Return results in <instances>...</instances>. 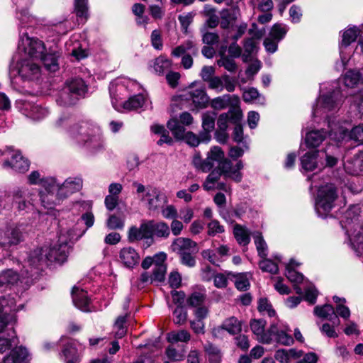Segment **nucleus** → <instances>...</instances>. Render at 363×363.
Wrapping results in <instances>:
<instances>
[{"mask_svg":"<svg viewBox=\"0 0 363 363\" xmlns=\"http://www.w3.org/2000/svg\"><path fill=\"white\" fill-rule=\"evenodd\" d=\"M328 87V84H322L320 87V95L316 100L315 106L313 108L314 117H325L329 128L328 135L337 142L348 141L350 140L363 143V124L355 126L350 132L346 127L336 120L334 114L337 112L342 103V94L338 87V83L333 82Z\"/></svg>","mask_w":363,"mask_h":363,"instance_id":"nucleus-1","label":"nucleus"},{"mask_svg":"<svg viewBox=\"0 0 363 363\" xmlns=\"http://www.w3.org/2000/svg\"><path fill=\"white\" fill-rule=\"evenodd\" d=\"M225 155L222 149L218 146H213L207 153V157L203 160L200 152H196L193 156L192 164L194 167L203 172H209L215 165L223 172L225 178H230L236 182L242 180V174L240 170L243 168L242 161H238L234 166L233 163L225 159Z\"/></svg>","mask_w":363,"mask_h":363,"instance_id":"nucleus-2","label":"nucleus"},{"mask_svg":"<svg viewBox=\"0 0 363 363\" xmlns=\"http://www.w3.org/2000/svg\"><path fill=\"white\" fill-rule=\"evenodd\" d=\"M68 135L77 145L86 147L92 154L104 148L101 129L91 121H77L69 128Z\"/></svg>","mask_w":363,"mask_h":363,"instance_id":"nucleus-3","label":"nucleus"},{"mask_svg":"<svg viewBox=\"0 0 363 363\" xmlns=\"http://www.w3.org/2000/svg\"><path fill=\"white\" fill-rule=\"evenodd\" d=\"M67 234L60 233L57 244L50 247L35 250L28 259L30 264L36 268L42 264H48V262L62 264L65 262L69 252V242L73 238L69 231H67Z\"/></svg>","mask_w":363,"mask_h":363,"instance_id":"nucleus-4","label":"nucleus"},{"mask_svg":"<svg viewBox=\"0 0 363 363\" xmlns=\"http://www.w3.org/2000/svg\"><path fill=\"white\" fill-rule=\"evenodd\" d=\"M22 305L16 307L13 298L3 297L0 298V352H4L11 346L18 344V340L13 328L6 333L5 327L10 323L16 321L14 312L18 311Z\"/></svg>","mask_w":363,"mask_h":363,"instance_id":"nucleus-5","label":"nucleus"},{"mask_svg":"<svg viewBox=\"0 0 363 363\" xmlns=\"http://www.w3.org/2000/svg\"><path fill=\"white\" fill-rule=\"evenodd\" d=\"M11 83L17 84V79L23 82H35L41 75V68L36 60L20 57L16 62L13 63L10 69Z\"/></svg>","mask_w":363,"mask_h":363,"instance_id":"nucleus-6","label":"nucleus"},{"mask_svg":"<svg viewBox=\"0 0 363 363\" xmlns=\"http://www.w3.org/2000/svg\"><path fill=\"white\" fill-rule=\"evenodd\" d=\"M87 91L88 86L82 78H72L66 82L56 101L61 106H72L84 97Z\"/></svg>","mask_w":363,"mask_h":363,"instance_id":"nucleus-7","label":"nucleus"},{"mask_svg":"<svg viewBox=\"0 0 363 363\" xmlns=\"http://www.w3.org/2000/svg\"><path fill=\"white\" fill-rule=\"evenodd\" d=\"M133 186L136 188L138 199L142 202L147 203V208L150 211H159L168 203L166 194L157 187L152 186H145L137 182H133Z\"/></svg>","mask_w":363,"mask_h":363,"instance_id":"nucleus-8","label":"nucleus"},{"mask_svg":"<svg viewBox=\"0 0 363 363\" xmlns=\"http://www.w3.org/2000/svg\"><path fill=\"white\" fill-rule=\"evenodd\" d=\"M18 51L20 57L37 60L43 56L46 48L42 40L37 38H30L27 33L20 31Z\"/></svg>","mask_w":363,"mask_h":363,"instance_id":"nucleus-9","label":"nucleus"},{"mask_svg":"<svg viewBox=\"0 0 363 363\" xmlns=\"http://www.w3.org/2000/svg\"><path fill=\"white\" fill-rule=\"evenodd\" d=\"M337 199L336 187L333 184H327L318 190L315 202V209L319 216H325L335 206Z\"/></svg>","mask_w":363,"mask_h":363,"instance_id":"nucleus-10","label":"nucleus"},{"mask_svg":"<svg viewBox=\"0 0 363 363\" xmlns=\"http://www.w3.org/2000/svg\"><path fill=\"white\" fill-rule=\"evenodd\" d=\"M43 190L39 192V196L42 205L48 209L54 208L55 206L60 204L64 200L60 194L58 182L52 177L46 178L43 181Z\"/></svg>","mask_w":363,"mask_h":363,"instance_id":"nucleus-11","label":"nucleus"},{"mask_svg":"<svg viewBox=\"0 0 363 363\" xmlns=\"http://www.w3.org/2000/svg\"><path fill=\"white\" fill-rule=\"evenodd\" d=\"M11 157V160L6 159L2 163L4 169H12L16 172L24 173L28 170L29 162L25 159L18 150H14L8 147L5 150H0V157Z\"/></svg>","mask_w":363,"mask_h":363,"instance_id":"nucleus-12","label":"nucleus"},{"mask_svg":"<svg viewBox=\"0 0 363 363\" xmlns=\"http://www.w3.org/2000/svg\"><path fill=\"white\" fill-rule=\"evenodd\" d=\"M24 229L21 225L0 228V247L8 250L23 242Z\"/></svg>","mask_w":363,"mask_h":363,"instance_id":"nucleus-13","label":"nucleus"},{"mask_svg":"<svg viewBox=\"0 0 363 363\" xmlns=\"http://www.w3.org/2000/svg\"><path fill=\"white\" fill-rule=\"evenodd\" d=\"M13 203L18 211H28L34 206L37 199V191L26 187H18L12 193Z\"/></svg>","mask_w":363,"mask_h":363,"instance_id":"nucleus-14","label":"nucleus"},{"mask_svg":"<svg viewBox=\"0 0 363 363\" xmlns=\"http://www.w3.org/2000/svg\"><path fill=\"white\" fill-rule=\"evenodd\" d=\"M199 52V48L191 40L184 41L180 45L174 48L172 51V55L175 57L182 56L181 64L184 69H190L193 65V56H196Z\"/></svg>","mask_w":363,"mask_h":363,"instance_id":"nucleus-15","label":"nucleus"},{"mask_svg":"<svg viewBox=\"0 0 363 363\" xmlns=\"http://www.w3.org/2000/svg\"><path fill=\"white\" fill-rule=\"evenodd\" d=\"M128 83H132L130 79L126 77H121L116 79L111 82L109 86V93L113 106L116 105L118 101L123 99L128 94L125 86Z\"/></svg>","mask_w":363,"mask_h":363,"instance_id":"nucleus-16","label":"nucleus"},{"mask_svg":"<svg viewBox=\"0 0 363 363\" xmlns=\"http://www.w3.org/2000/svg\"><path fill=\"white\" fill-rule=\"evenodd\" d=\"M209 104L211 107L216 111L225 109L228 107L240 109L239 107L240 99L236 95L223 94L213 99Z\"/></svg>","mask_w":363,"mask_h":363,"instance_id":"nucleus-17","label":"nucleus"},{"mask_svg":"<svg viewBox=\"0 0 363 363\" xmlns=\"http://www.w3.org/2000/svg\"><path fill=\"white\" fill-rule=\"evenodd\" d=\"M83 180L80 177H69L62 184L58 183L60 194L63 199L80 191L82 188Z\"/></svg>","mask_w":363,"mask_h":363,"instance_id":"nucleus-18","label":"nucleus"},{"mask_svg":"<svg viewBox=\"0 0 363 363\" xmlns=\"http://www.w3.org/2000/svg\"><path fill=\"white\" fill-rule=\"evenodd\" d=\"M360 35V30L356 27H348L342 33V42L340 45V55L342 66L345 67L348 61L347 57L345 55L344 49L348 47L352 42L355 41Z\"/></svg>","mask_w":363,"mask_h":363,"instance_id":"nucleus-19","label":"nucleus"},{"mask_svg":"<svg viewBox=\"0 0 363 363\" xmlns=\"http://www.w3.org/2000/svg\"><path fill=\"white\" fill-rule=\"evenodd\" d=\"M291 332L290 328L279 327L277 324H272L269 328V333L273 340L284 345H291L294 343V338L288 333Z\"/></svg>","mask_w":363,"mask_h":363,"instance_id":"nucleus-20","label":"nucleus"},{"mask_svg":"<svg viewBox=\"0 0 363 363\" xmlns=\"http://www.w3.org/2000/svg\"><path fill=\"white\" fill-rule=\"evenodd\" d=\"M216 113L214 111H205L202 113V128L200 135L203 143H208L211 139V132L215 128Z\"/></svg>","mask_w":363,"mask_h":363,"instance_id":"nucleus-21","label":"nucleus"},{"mask_svg":"<svg viewBox=\"0 0 363 363\" xmlns=\"http://www.w3.org/2000/svg\"><path fill=\"white\" fill-rule=\"evenodd\" d=\"M266 321L263 319H252L250 323V326L257 340L264 344H269L273 341L271 337L269 330L265 332Z\"/></svg>","mask_w":363,"mask_h":363,"instance_id":"nucleus-22","label":"nucleus"},{"mask_svg":"<svg viewBox=\"0 0 363 363\" xmlns=\"http://www.w3.org/2000/svg\"><path fill=\"white\" fill-rule=\"evenodd\" d=\"M242 113L241 109L229 108L226 113L220 114L217 120V125L218 129L227 130L228 128V122L237 123L241 121Z\"/></svg>","mask_w":363,"mask_h":363,"instance_id":"nucleus-23","label":"nucleus"},{"mask_svg":"<svg viewBox=\"0 0 363 363\" xmlns=\"http://www.w3.org/2000/svg\"><path fill=\"white\" fill-rule=\"evenodd\" d=\"M172 250L173 252L177 254L182 255L183 252H198L199 247L196 242L191 240L189 238H176L172 245Z\"/></svg>","mask_w":363,"mask_h":363,"instance_id":"nucleus-24","label":"nucleus"},{"mask_svg":"<svg viewBox=\"0 0 363 363\" xmlns=\"http://www.w3.org/2000/svg\"><path fill=\"white\" fill-rule=\"evenodd\" d=\"M345 170L350 174L359 175L363 173V154L354 155L344 162Z\"/></svg>","mask_w":363,"mask_h":363,"instance_id":"nucleus-25","label":"nucleus"},{"mask_svg":"<svg viewBox=\"0 0 363 363\" xmlns=\"http://www.w3.org/2000/svg\"><path fill=\"white\" fill-rule=\"evenodd\" d=\"M28 352L25 347H16L4 357L3 363H27Z\"/></svg>","mask_w":363,"mask_h":363,"instance_id":"nucleus-26","label":"nucleus"},{"mask_svg":"<svg viewBox=\"0 0 363 363\" xmlns=\"http://www.w3.org/2000/svg\"><path fill=\"white\" fill-rule=\"evenodd\" d=\"M119 257L121 262L127 267L132 268L138 264L140 256L136 250L131 247H123L121 250Z\"/></svg>","mask_w":363,"mask_h":363,"instance_id":"nucleus-27","label":"nucleus"},{"mask_svg":"<svg viewBox=\"0 0 363 363\" xmlns=\"http://www.w3.org/2000/svg\"><path fill=\"white\" fill-rule=\"evenodd\" d=\"M167 258L166 254L160 253L156 255V264L153 268L152 279L154 282H162L164 280L167 272V267L164 261Z\"/></svg>","mask_w":363,"mask_h":363,"instance_id":"nucleus-28","label":"nucleus"},{"mask_svg":"<svg viewBox=\"0 0 363 363\" xmlns=\"http://www.w3.org/2000/svg\"><path fill=\"white\" fill-rule=\"evenodd\" d=\"M314 313L319 318L331 321L333 325H339L340 323L334 308L330 304H325L323 306H315L314 308Z\"/></svg>","mask_w":363,"mask_h":363,"instance_id":"nucleus-29","label":"nucleus"},{"mask_svg":"<svg viewBox=\"0 0 363 363\" xmlns=\"http://www.w3.org/2000/svg\"><path fill=\"white\" fill-rule=\"evenodd\" d=\"M72 296L76 307L83 311H89V299L86 291L74 286L72 291Z\"/></svg>","mask_w":363,"mask_h":363,"instance_id":"nucleus-30","label":"nucleus"},{"mask_svg":"<svg viewBox=\"0 0 363 363\" xmlns=\"http://www.w3.org/2000/svg\"><path fill=\"white\" fill-rule=\"evenodd\" d=\"M189 96L194 106L199 108L207 107L210 98L203 89H196L189 91Z\"/></svg>","mask_w":363,"mask_h":363,"instance_id":"nucleus-31","label":"nucleus"},{"mask_svg":"<svg viewBox=\"0 0 363 363\" xmlns=\"http://www.w3.org/2000/svg\"><path fill=\"white\" fill-rule=\"evenodd\" d=\"M75 118L69 113H62L54 122L53 127L58 131H65L68 134L69 128L76 123Z\"/></svg>","mask_w":363,"mask_h":363,"instance_id":"nucleus-32","label":"nucleus"},{"mask_svg":"<svg viewBox=\"0 0 363 363\" xmlns=\"http://www.w3.org/2000/svg\"><path fill=\"white\" fill-rule=\"evenodd\" d=\"M60 53L54 50L48 53H45L40 59L43 61L45 67L50 72H55L59 69L58 58Z\"/></svg>","mask_w":363,"mask_h":363,"instance_id":"nucleus-33","label":"nucleus"},{"mask_svg":"<svg viewBox=\"0 0 363 363\" xmlns=\"http://www.w3.org/2000/svg\"><path fill=\"white\" fill-rule=\"evenodd\" d=\"M19 279L17 272L12 269H6L0 272V291L14 285Z\"/></svg>","mask_w":363,"mask_h":363,"instance_id":"nucleus-34","label":"nucleus"},{"mask_svg":"<svg viewBox=\"0 0 363 363\" xmlns=\"http://www.w3.org/2000/svg\"><path fill=\"white\" fill-rule=\"evenodd\" d=\"M318 151L310 150L306 152L301 157V164L302 168L306 171H313L317 167V157Z\"/></svg>","mask_w":363,"mask_h":363,"instance_id":"nucleus-35","label":"nucleus"},{"mask_svg":"<svg viewBox=\"0 0 363 363\" xmlns=\"http://www.w3.org/2000/svg\"><path fill=\"white\" fill-rule=\"evenodd\" d=\"M17 18L19 21V32L23 28H32L38 23L35 16L29 13L27 9H22L17 13Z\"/></svg>","mask_w":363,"mask_h":363,"instance_id":"nucleus-36","label":"nucleus"},{"mask_svg":"<svg viewBox=\"0 0 363 363\" xmlns=\"http://www.w3.org/2000/svg\"><path fill=\"white\" fill-rule=\"evenodd\" d=\"M237 18V11L235 9L223 10L220 13V28L223 30H229L233 28V24Z\"/></svg>","mask_w":363,"mask_h":363,"instance_id":"nucleus-37","label":"nucleus"},{"mask_svg":"<svg viewBox=\"0 0 363 363\" xmlns=\"http://www.w3.org/2000/svg\"><path fill=\"white\" fill-rule=\"evenodd\" d=\"M26 110H28L27 116L33 120L39 121L46 117L49 111L48 110L38 104H26Z\"/></svg>","mask_w":363,"mask_h":363,"instance_id":"nucleus-38","label":"nucleus"},{"mask_svg":"<svg viewBox=\"0 0 363 363\" xmlns=\"http://www.w3.org/2000/svg\"><path fill=\"white\" fill-rule=\"evenodd\" d=\"M233 235L240 245L246 246L250 242V230L243 225L235 224L233 228Z\"/></svg>","mask_w":363,"mask_h":363,"instance_id":"nucleus-39","label":"nucleus"},{"mask_svg":"<svg viewBox=\"0 0 363 363\" xmlns=\"http://www.w3.org/2000/svg\"><path fill=\"white\" fill-rule=\"evenodd\" d=\"M326 133L323 130H316L306 134L305 141L308 147H316L325 139Z\"/></svg>","mask_w":363,"mask_h":363,"instance_id":"nucleus-40","label":"nucleus"},{"mask_svg":"<svg viewBox=\"0 0 363 363\" xmlns=\"http://www.w3.org/2000/svg\"><path fill=\"white\" fill-rule=\"evenodd\" d=\"M298 265L299 264L296 262L294 259H291L286 266V277L294 284L301 283L303 279V274L294 269V267Z\"/></svg>","mask_w":363,"mask_h":363,"instance_id":"nucleus-41","label":"nucleus"},{"mask_svg":"<svg viewBox=\"0 0 363 363\" xmlns=\"http://www.w3.org/2000/svg\"><path fill=\"white\" fill-rule=\"evenodd\" d=\"M222 328L230 335H236L242 330V323L235 316H231L223 320Z\"/></svg>","mask_w":363,"mask_h":363,"instance_id":"nucleus-42","label":"nucleus"},{"mask_svg":"<svg viewBox=\"0 0 363 363\" xmlns=\"http://www.w3.org/2000/svg\"><path fill=\"white\" fill-rule=\"evenodd\" d=\"M204 351L208 356L210 363H221L223 354L217 346L208 342L204 346Z\"/></svg>","mask_w":363,"mask_h":363,"instance_id":"nucleus-43","label":"nucleus"},{"mask_svg":"<svg viewBox=\"0 0 363 363\" xmlns=\"http://www.w3.org/2000/svg\"><path fill=\"white\" fill-rule=\"evenodd\" d=\"M167 126L177 139H183L186 133L184 125L180 123L177 118L169 120Z\"/></svg>","mask_w":363,"mask_h":363,"instance_id":"nucleus-44","label":"nucleus"},{"mask_svg":"<svg viewBox=\"0 0 363 363\" xmlns=\"http://www.w3.org/2000/svg\"><path fill=\"white\" fill-rule=\"evenodd\" d=\"M360 213V208L359 206H352L350 207L344 215L345 220H342L341 223H345L344 228L349 230V226L352 223H354L358 220V217Z\"/></svg>","mask_w":363,"mask_h":363,"instance_id":"nucleus-45","label":"nucleus"},{"mask_svg":"<svg viewBox=\"0 0 363 363\" xmlns=\"http://www.w3.org/2000/svg\"><path fill=\"white\" fill-rule=\"evenodd\" d=\"M145 100V98L143 94H136L125 101L123 104V107L128 111L136 110L143 106Z\"/></svg>","mask_w":363,"mask_h":363,"instance_id":"nucleus-46","label":"nucleus"},{"mask_svg":"<svg viewBox=\"0 0 363 363\" xmlns=\"http://www.w3.org/2000/svg\"><path fill=\"white\" fill-rule=\"evenodd\" d=\"M167 338L168 342L172 344L177 343L179 342H187L191 339V335L187 330H181L169 333Z\"/></svg>","mask_w":363,"mask_h":363,"instance_id":"nucleus-47","label":"nucleus"},{"mask_svg":"<svg viewBox=\"0 0 363 363\" xmlns=\"http://www.w3.org/2000/svg\"><path fill=\"white\" fill-rule=\"evenodd\" d=\"M220 57L217 60V64L219 67H223L227 71L230 72H235L237 70L238 66L234 60V57H231L220 52Z\"/></svg>","mask_w":363,"mask_h":363,"instance_id":"nucleus-48","label":"nucleus"},{"mask_svg":"<svg viewBox=\"0 0 363 363\" xmlns=\"http://www.w3.org/2000/svg\"><path fill=\"white\" fill-rule=\"evenodd\" d=\"M223 174V172L218 167V169L213 170L206 177L205 182L203 183V189L206 191H210L215 189L216 183L220 179L221 174Z\"/></svg>","mask_w":363,"mask_h":363,"instance_id":"nucleus-49","label":"nucleus"},{"mask_svg":"<svg viewBox=\"0 0 363 363\" xmlns=\"http://www.w3.org/2000/svg\"><path fill=\"white\" fill-rule=\"evenodd\" d=\"M206 299V292L204 289L195 291L187 299V303L192 307L200 306Z\"/></svg>","mask_w":363,"mask_h":363,"instance_id":"nucleus-50","label":"nucleus"},{"mask_svg":"<svg viewBox=\"0 0 363 363\" xmlns=\"http://www.w3.org/2000/svg\"><path fill=\"white\" fill-rule=\"evenodd\" d=\"M253 238L259 256L262 258L266 257L267 256V245L262 234L256 232L254 233Z\"/></svg>","mask_w":363,"mask_h":363,"instance_id":"nucleus-51","label":"nucleus"},{"mask_svg":"<svg viewBox=\"0 0 363 363\" xmlns=\"http://www.w3.org/2000/svg\"><path fill=\"white\" fill-rule=\"evenodd\" d=\"M287 31L288 28L286 26L276 23L272 27L269 36L279 42L284 38Z\"/></svg>","mask_w":363,"mask_h":363,"instance_id":"nucleus-52","label":"nucleus"},{"mask_svg":"<svg viewBox=\"0 0 363 363\" xmlns=\"http://www.w3.org/2000/svg\"><path fill=\"white\" fill-rule=\"evenodd\" d=\"M153 235L159 238H167L170 234L169 227L164 222L156 223L153 220Z\"/></svg>","mask_w":363,"mask_h":363,"instance_id":"nucleus-53","label":"nucleus"},{"mask_svg":"<svg viewBox=\"0 0 363 363\" xmlns=\"http://www.w3.org/2000/svg\"><path fill=\"white\" fill-rule=\"evenodd\" d=\"M126 322V316H119L114 324L113 330H114V335L116 338H122L126 334V328L125 327V323Z\"/></svg>","mask_w":363,"mask_h":363,"instance_id":"nucleus-54","label":"nucleus"},{"mask_svg":"<svg viewBox=\"0 0 363 363\" xmlns=\"http://www.w3.org/2000/svg\"><path fill=\"white\" fill-rule=\"evenodd\" d=\"M361 79V75L358 71L349 70L344 77V82L347 87H354Z\"/></svg>","mask_w":363,"mask_h":363,"instance_id":"nucleus-55","label":"nucleus"},{"mask_svg":"<svg viewBox=\"0 0 363 363\" xmlns=\"http://www.w3.org/2000/svg\"><path fill=\"white\" fill-rule=\"evenodd\" d=\"M259 266L263 272H267L272 274H277L279 270L277 264L266 257H264L263 259L259 262Z\"/></svg>","mask_w":363,"mask_h":363,"instance_id":"nucleus-56","label":"nucleus"},{"mask_svg":"<svg viewBox=\"0 0 363 363\" xmlns=\"http://www.w3.org/2000/svg\"><path fill=\"white\" fill-rule=\"evenodd\" d=\"M239 145V146H233L230 149L229 156L233 160L242 157L244 152L249 148L247 142H243Z\"/></svg>","mask_w":363,"mask_h":363,"instance_id":"nucleus-57","label":"nucleus"},{"mask_svg":"<svg viewBox=\"0 0 363 363\" xmlns=\"http://www.w3.org/2000/svg\"><path fill=\"white\" fill-rule=\"evenodd\" d=\"M171 66V61L164 57H157L154 63V69L159 74H162Z\"/></svg>","mask_w":363,"mask_h":363,"instance_id":"nucleus-58","label":"nucleus"},{"mask_svg":"<svg viewBox=\"0 0 363 363\" xmlns=\"http://www.w3.org/2000/svg\"><path fill=\"white\" fill-rule=\"evenodd\" d=\"M174 322L177 325H183L187 319V312L182 306H178L173 312Z\"/></svg>","mask_w":363,"mask_h":363,"instance_id":"nucleus-59","label":"nucleus"},{"mask_svg":"<svg viewBox=\"0 0 363 363\" xmlns=\"http://www.w3.org/2000/svg\"><path fill=\"white\" fill-rule=\"evenodd\" d=\"M74 9L77 16L86 18L88 0H74Z\"/></svg>","mask_w":363,"mask_h":363,"instance_id":"nucleus-60","label":"nucleus"},{"mask_svg":"<svg viewBox=\"0 0 363 363\" xmlns=\"http://www.w3.org/2000/svg\"><path fill=\"white\" fill-rule=\"evenodd\" d=\"M235 285L240 291H246L250 287V281L246 274H237L235 275Z\"/></svg>","mask_w":363,"mask_h":363,"instance_id":"nucleus-61","label":"nucleus"},{"mask_svg":"<svg viewBox=\"0 0 363 363\" xmlns=\"http://www.w3.org/2000/svg\"><path fill=\"white\" fill-rule=\"evenodd\" d=\"M106 226L111 230L122 229L124 226V219L116 215H111L106 221Z\"/></svg>","mask_w":363,"mask_h":363,"instance_id":"nucleus-62","label":"nucleus"},{"mask_svg":"<svg viewBox=\"0 0 363 363\" xmlns=\"http://www.w3.org/2000/svg\"><path fill=\"white\" fill-rule=\"evenodd\" d=\"M258 310L261 313H266L269 317L274 316L276 313L271 303L265 298L259 299Z\"/></svg>","mask_w":363,"mask_h":363,"instance_id":"nucleus-63","label":"nucleus"},{"mask_svg":"<svg viewBox=\"0 0 363 363\" xmlns=\"http://www.w3.org/2000/svg\"><path fill=\"white\" fill-rule=\"evenodd\" d=\"M206 82L209 89L216 90L217 92H221L224 89L223 77L214 76Z\"/></svg>","mask_w":363,"mask_h":363,"instance_id":"nucleus-64","label":"nucleus"}]
</instances>
